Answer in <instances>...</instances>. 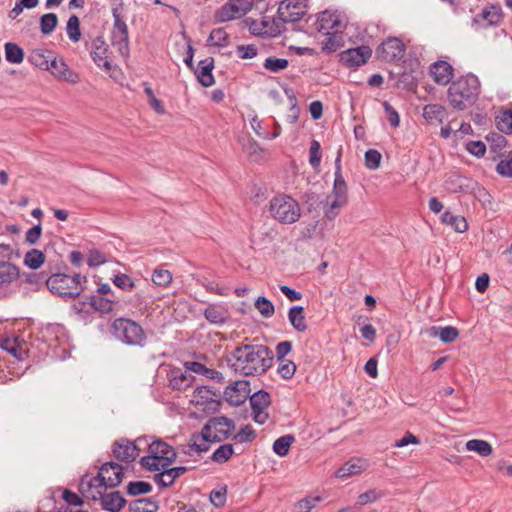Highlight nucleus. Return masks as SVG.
Returning a JSON list of instances; mask_svg holds the SVG:
<instances>
[{
    "label": "nucleus",
    "instance_id": "obj_33",
    "mask_svg": "<svg viewBox=\"0 0 512 512\" xmlns=\"http://www.w3.org/2000/svg\"><path fill=\"white\" fill-rule=\"evenodd\" d=\"M158 508V502L153 498H140L128 505L129 512H156Z\"/></svg>",
    "mask_w": 512,
    "mask_h": 512
},
{
    "label": "nucleus",
    "instance_id": "obj_27",
    "mask_svg": "<svg viewBox=\"0 0 512 512\" xmlns=\"http://www.w3.org/2000/svg\"><path fill=\"white\" fill-rule=\"evenodd\" d=\"M347 184L341 172V155L339 154L335 160V179L332 190V196L348 200Z\"/></svg>",
    "mask_w": 512,
    "mask_h": 512
},
{
    "label": "nucleus",
    "instance_id": "obj_18",
    "mask_svg": "<svg viewBox=\"0 0 512 512\" xmlns=\"http://www.w3.org/2000/svg\"><path fill=\"white\" fill-rule=\"evenodd\" d=\"M371 54L372 50L368 46H359L343 51L340 60L347 67H358L365 64Z\"/></svg>",
    "mask_w": 512,
    "mask_h": 512
},
{
    "label": "nucleus",
    "instance_id": "obj_17",
    "mask_svg": "<svg viewBox=\"0 0 512 512\" xmlns=\"http://www.w3.org/2000/svg\"><path fill=\"white\" fill-rule=\"evenodd\" d=\"M250 392L249 382L238 380L226 387L224 399L232 406H240L249 398Z\"/></svg>",
    "mask_w": 512,
    "mask_h": 512
},
{
    "label": "nucleus",
    "instance_id": "obj_60",
    "mask_svg": "<svg viewBox=\"0 0 512 512\" xmlns=\"http://www.w3.org/2000/svg\"><path fill=\"white\" fill-rule=\"evenodd\" d=\"M256 434L252 426L246 425L234 436V439L240 443L251 442Z\"/></svg>",
    "mask_w": 512,
    "mask_h": 512
},
{
    "label": "nucleus",
    "instance_id": "obj_30",
    "mask_svg": "<svg viewBox=\"0 0 512 512\" xmlns=\"http://www.w3.org/2000/svg\"><path fill=\"white\" fill-rule=\"evenodd\" d=\"M288 319L297 332H305L307 323L302 306H293L288 311Z\"/></svg>",
    "mask_w": 512,
    "mask_h": 512
},
{
    "label": "nucleus",
    "instance_id": "obj_48",
    "mask_svg": "<svg viewBox=\"0 0 512 512\" xmlns=\"http://www.w3.org/2000/svg\"><path fill=\"white\" fill-rule=\"evenodd\" d=\"M152 491L150 483L145 481H132L127 485V493L130 496H138L142 494H148Z\"/></svg>",
    "mask_w": 512,
    "mask_h": 512
},
{
    "label": "nucleus",
    "instance_id": "obj_41",
    "mask_svg": "<svg viewBox=\"0 0 512 512\" xmlns=\"http://www.w3.org/2000/svg\"><path fill=\"white\" fill-rule=\"evenodd\" d=\"M496 126L503 133H512V110L500 111L496 116Z\"/></svg>",
    "mask_w": 512,
    "mask_h": 512
},
{
    "label": "nucleus",
    "instance_id": "obj_2",
    "mask_svg": "<svg viewBox=\"0 0 512 512\" xmlns=\"http://www.w3.org/2000/svg\"><path fill=\"white\" fill-rule=\"evenodd\" d=\"M480 94V81L474 74H466L451 83L448 89V100L457 110H465L472 106Z\"/></svg>",
    "mask_w": 512,
    "mask_h": 512
},
{
    "label": "nucleus",
    "instance_id": "obj_3",
    "mask_svg": "<svg viewBox=\"0 0 512 512\" xmlns=\"http://www.w3.org/2000/svg\"><path fill=\"white\" fill-rule=\"evenodd\" d=\"M175 449L162 440H155L148 446V455L140 459L141 466L151 472L170 466L176 459Z\"/></svg>",
    "mask_w": 512,
    "mask_h": 512
},
{
    "label": "nucleus",
    "instance_id": "obj_50",
    "mask_svg": "<svg viewBox=\"0 0 512 512\" xmlns=\"http://www.w3.org/2000/svg\"><path fill=\"white\" fill-rule=\"evenodd\" d=\"M277 371L283 379L288 380L294 376V374L296 372V365L291 360H288V359L281 360V361H279Z\"/></svg>",
    "mask_w": 512,
    "mask_h": 512
},
{
    "label": "nucleus",
    "instance_id": "obj_55",
    "mask_svg": "<svg viewBox=\"0 0 512 512\" xmlns=\"http://www.w3.org/2000/svg\"><path fill=\"white\" fill-rule=\"evenodd\" d=\"M496 171L505 177H512V151L499 161Z\"/></svg>",
    "mask_w": 512,
    "mask_h": 512
},
{
    "label": "nucleus",
    "instance_id": "obj_61",
    "mask_svg": "<svg viewBox=\"0 0 512 512\" xmlns=\"http://www.w3.org/2000/svg\"><path fill=\"white\" fill-rule=\"evenodd\" d=\"M106 262L105 255L97 250H90L87 257V264L89 267H98Z\"/></svg>",
    "mask_w": 512,
    "mask_h": 512
},
{
    "label": "nucleus",
    "instance_id": "obj_36",
    "mask_svg": "<svg viewBox=\"0 0 512 512\" xmlns=\"http://www.w3.org/2000/svg\"><path fill=\"white\" fill-rule=\"evenodd\" d=\"M5 58L9 63L20 64L24 59L23 49L16 43L5 44Z\"/></svg>",
    "mask_w": 512,
    "mask_h": 512
},
{
    "label": "nucleus",
    "instance_id": "obj_37",
    "mask_svg": "<svg viewBox=\"0 0 512 512\" xmlns=\"http://www.w3.org/2000/svg\"><path fill=\"white\" fill-rule=\"evenodd\" d=\"M466 449L468 451L477 452L482 457H487L492 454V446L485 440L472 439L466 442Z\"/></svg>",
    "mask_w": 512,
    "mask_h": 512
},
{
    "label": "nucleus",
    "instance_id": "obj_34",
    "mask_svg": "<svg viewBox=\"0 0 512 512\" xmlns=\"http://www.w3.org/2000/svg\"><path fill=\"white\" fill-rule=\"evenodd\" d=\"M19 277L18 268L9 262H0V288L12 283Z\"/></svg>",
    "mask_w": 512,
    "mask_h": 512
},
{
    "label": "nucleus",
    "instance_id": "obj_57",
    "mask_svg": "<svg viewBox=\"0 0 512 512\" xmlns=\"http://www.w3.org/2000/svg\"><path fill=\"white\" fill-rule=\"evenodd\" d=\"M320 500V497H306L295 504V509L297 512H309Z\"/></svg>",
    "mask_w": 512,
    "mask_h": 512
},
{
    "label": "nucleus",
    "instance_id": "obj_38",
    "mask_svg": "<svg viewBox=\"0 0 512 512\" xmlns=\"http://www.w3.org/2000/svg\"><path fill=\"white\" fill-rule=\"evenodd\" d=\"M45 261V255L38 249H30L24 256V264L30 269H38Z\"/></svg>",
    "mask_w": 512,
    "mask_h": 512
},
{
    "label": "nucleus",
    "instance_id": "obj_49",
    "mask_svg": "<svg viewBox=\"0 0 512 512\" xmlns=\"http://www.w3.org/2000/svg\"><path fill=\"white\" fill-rule=\"evenodd\" d=\"M151 277L153 283L157 286H167L172 281V273L162 268L155 269Z\"/></svg>",
    "mask_w": 512,
    "mask_h": 512
},
{
    "label": "nucleus",
    "instance_id": "obj_21",
    "mask_svg": "<svg viewBox=\"0 0 512 512\" xmlns=\"http://www.w3.org/2000/svg\"><path fill=\"white\" fill-rule=\"evenodd\" d=\"M91 57L94 63L105 71L111 70V61L108 57V45L103 37L98 36L92 42Z\"/></svg>",
    "mask_w": 512,
    "mask_h": 512
},
{
    "label": "nucleus",
    "instance_id": "obj_32",
    "mask_svg": "<svg viewBox=\"0 0 512 512\" xmlns=\"http://www.w3.org/2000/svg\"><path fill=\"white\" fill-rule=\"evenodd\" d=\"M429 335L432 337L438 336L440 340L444 343H451L457 339L459 336V331L456 327L446 326V327H431L429 330Z\"/></svg>",
    "mask_w": 512,
    "mask_h": 512
},
{
    "label": "nucleus",
    "instance_id": "obj_5",
    "mask_svg": "<svg viewBox=\"0 0 512 512\" xmlns=\"http://www.w3.org/2000/svg\"><path fill=\"white\" fill-rule=\"evenodd\" d=\"M81 275L73 276L57 273L46 279L47 288L56 295L68 298H75L82 292Z\"/></svg>",
    "mask_w": 512,
    "mask_h": 512
},
{
    "label": "nucleus",
    "instance_id": "obj_9",
    "mask_svg": "<svg viewBox=\"0 0 512 512\" xmlns=\"http://www.w3.org/2000/svg\"><path fill=\"white\" fill-rule=\"evenodd\" d=\"M308 10V0H284L277 14L283 23H294L301 20Z\"/></svg>",
    "mask_w": 512,
    "mask_h": 512
},
{
    "label": "nucleus",
    "instance_id": "obj_51",
    "mask_svg": "<svg viewBox=\"0 0 512 512\" xmlns=\"http://www.w3.org/2000/svg\"><path fill=\"white\" fill-rule=\"evenodd\" d=\"M0 347L12 354L16 359L23 360L24 359V351L19 348L14 341L9 338L2 339L0 342Z\"/></svg>",
    "mask_w": 512,
    "mask_h": 512
},
{
    "label": "nucleus",
    "instance_id": "obj_59",
    "mask_svg": "<svg viewBox=\"0 0 512 512\" xmlns=\"http://www.w3.org/2000/svg\"><path fill=\"white\" fill-rule=\"evenodd\" d=\"M91 305L101 312H110L113 307V302L109 299L102 298L101 296H92Z\"/></svg>",
    "mask_w": 512,
    "mask_h": 512
},
{
    "label": "nucleus",
    "instance_id": "obj_39",
    "mask_svg": "<svg viewBox=\"0 0 512 512\" xmlns=\"http://www.w3.org/2000/svg\"><path fill=\"white\" fill-rule=\"evenodd\" d=\"M294 442L292 435H284L277 438L273 443V451L280 457L288 454L291 444Z\"/></svg>",
    "mask_w": 512,
    "mask_h": 512
},
{
    "label": "nucleus",
    "instance_id": "obj_46",
    "mask_svg": "<svg viewBox=\"0 0 512 512\" xmlns=\"http://www.w3.org/2000/svg\"><path fill=\"white\" fill-rule=\"evenodd\" d=\"M254 305L259 313L265 318H270L275 312L273 303L264 296H259L255 300Z\"/></svg>",
    "mask_w": 512,
    "mask_h": 512
},
{
    "label": "nucleus",
    "instance_id": "obj_20",
    "mask_svg": "<svg viewBox=\"0 0 512 512\" xmlns=\"http://www.w3.org/2000/svg\"><path fill=\"white\" fill-rule=\"evenodd\" d=\"M113 455L114 457L122 462L131 463L139 455V449L135 442L127 439H120L113 444Z\"/></svg>",
    "mask_w": 512,
    "mask_h": 512
},
{
    "label": "nucleus",
    "instance_id": "obj_64",
    "mask_svg": "<svg viewBox=\"0 0 512 512\" xmlns=\"http://www.w3.org/2000/svg\"><path fill=\"white\" fill-rule=\"evenodd\" d=\"M467 151L476 156L483 157L486 152V146L482 141H469L466 145Z\"/></svg>",
    "mask_w": 512,
    "mask_h": 512
},
{
    "label": "nucleus",
    "instance_id": "obj_6",
    "mask_svg": "<svg viewBox=\"0 0 512 512\" xmlns=\"http://www.w3.org/2000/svg\"><path fill=\"white\" fill-rule=\"evenodd\" d=\"M271 215L282 224L295 223L301 213L298 202L288 195H279L270 201Z\"/></svg>",
    "mask_w": 512,
    "mask_h": 512
},
{
    "label": "nucleus",
    "instance_id": "obj_22",
    "mask_svg": "<svg viewBox=\"0 0 512 512\" xmlns=\"http://www.w3.org/2000/svg\"><path fill=\"white\" fill-rule=\"evenodd\" d=\"M429 73L438 85H447L454 76V68L446 61L439 60L429 67Z\"/></svg>",
    "mask_w": 512,
    "mask_h": 512
},
{
    "label": "nucleus",
    "instance_id": "obj_12",
    "mask_svg": "<svg viewBox=\"0 0 512 512\" xmlns=\"http://www.w3.org/2000/svg\"><path fill=\"white\" fill-rule=\"evenodd\" d=\"M254 0H228L217 12L219 22H227L248 13L253 7Z\"/></svg>",
    "mask_w": 512,
    "mask_h": 512
},
{
    "label": "nucleus",
    "instance_id": "obj_14",
    "mask_svg": "<svg viewBox=\"0 0 512 512\" xmlns=\"http://www.w3.org/2000/svg\"><path fill=\"white\" fill-rule=\"evenodd\" d=\"M316 25L317 30L323 34L344 31L346 28V19L336 11L325 10L319 14Z\"/></svg>",
    "mask_w": 512,
    "mask_h": 512
},
{
    "label": "nucleus",
    "instance_id": "obj_10",
    "mask_svg": "<svg viewBox=\"0 0 512 512\" xmlns=\"http://www.w3.org/2000/svg\"><path fill=\"white\" fill-rule=\"evenodd\" d=\"M203 428L205 433L211 434L212 441L221 442L232 434L235 424L232 419L219 416L209 419Z\"/></svg>",
    "mask_w": 512,
    "mask_h": 512
},
{
    "label": "nucleus",
    "instance_id": "obj_47",
    "mask_svg": "<svg viewBox=\"0 0 512 512\" xmlns=\"http://www.w3.org/2000/svg\"><path fill=\"white\" fill-rule=\"evenodd\" d=\"M58 24V17L54 13H47L40 18V30L43 34L48 35L54 31Z\"/></svg>",
    "mask_w": 512,
    "mask_h": 512
},
{
    "label": "nucleus",
    "instance_id": "obj_56",
    "mask_svg": "<svg viewBox=\"0 0 512 512\" xmlns=\"http://www.w3.org/2000/svg\"><path fill=\"white\" fill-rule=\"evenodd\" d=\"M215 394L205 386H201L195 389L194 398L197 404H205L213 399Z\"/></svg>",
    "mask_w": 512,
    "mask_h": 512
},
{
    "label": "nucleus",
    "instance_id": "obj_29",
    "mask_svg": "<svg viewBox=\"0 0 512 512\" xmlns=\"http://www.w3.org/2000/svg\"><path fill=\"white\" fill-rule=\"evenodd\" d=\"M54 58V53L49 50L35 49L29 56V61L36 67L47 70L50 67V63Z\"/></svg>",
    "mask_w": 512,
    "mask_h": 512
},
{
    "label": "nucleus",
    "instance_id": "obj_40",
    "mask_svg": "<svg viewBox=\"0 0 512 512\" xmlns=\"http://www.w3.org/2000/svg\"><path fill=\"white\" fill-rule=\"evenodd\" d=\"M289 65L287 59L277 57H267L263 62V68L272 73H279L285 70Z\"/></svg>",
    "mask_w": 512,
    "mask_h": 512
},
{
    "label": "nucleus",
    "instance_id": "obj_28",
    "mask_svg": "<svg viewBox=\"0 0 512 512\" xmlns=\"http://www.w3.org/2000/svg\"><path fill=\"white\" fill-rule=\"evenodd\" d=\"M423 117L431 124H441L447 117V111L446 108L440 104H427L423 107Z\"/></svg>",
    "mask_w": 512,
    "mask_h": 512
},
{
    "label": "nucleus",
    "instance_id": "obj_1",
    "mask_svg": "<svg viewBox=\"0 0 512 512\" xmlns=\"http://www.w3.org/2000/svg\"><path fill=\"white\" fill-rule=\"evenodd\" d=\"M273 352L265 345H241L228 357L229 367L244 376L264 374L273 363Z\"/></svg>",
    "mask_w": 512,
    "mask_h": 512
},
{
    "label": "nucleus",
    "instance_id": "obj_35",
    "mask_svg": "<svg viewBox=\"0 0 512 512\" xmlns=\"http://www.w3.org/2000/svg\"><path fill=\"white\" fill-rule=\"evenodd\" d=\"M441 220L444 224L451 226L456 232L463 233L468 229L466 219L462 216L454 215L449 211H445Z\"/></svg>",
    "mask_w": 512,
    "mask_h": 512
},
{
    "label": "nucleus",
    "instance_id": "obj_63",
    "mask_svg": "<svg viewBox=\"0 0 512 512\" xmlns=\"http://www.w3.org/2000/svg\"><path fill=\"white\" fill-rule=\"evenodd\" d=\"M236 51L241 59H252L257 56L258 49L255 45H238Z\"/></svg>",
    "mask_w": 512,
    "mask_h": 512
},
{
    "label": "nucleus",
    "instance_id": "obj_54",
    "mask_svg": "<svg viewBox=\"0 0 512 512\" xmlns=\"http://www.w3.org/2000/svg\"><path fill=\"white\" fill-rule=\"evenodd\" d=\"M309 163L313 168H318L321 163V146L317 140L311 142L309 149Z\"/></svg>",
    "mask_w": 512,
    "mask_h": 512
},
{
    "label": "nucleus",
    "instance_id": "obj_53",
    "mask_svg": "<svg viewBox=\"0 0 512 512\" xmlns=\"http://www.w3.org/2000/svg\"><path fill=\"white\" fill-rule=\"evenodd\" d=\"M381 154L376 149H369L365 152V166L369 170H376L380 166Z\"/></svg>",
    "mask_w": 512,
    "mask_h": 512
},
{
    "label": "nucleus",
    "instance_id": "obj_26",
    "mask_svg": "<svg viewBox=\"0 0 512 512\" xmlns=\"http://www.w3.org/2000/svg\"><path fill=\"white\" fill-rule=\"evenodd\" d=\"M214 68V59L212 57H207L203 59L198 64V69L196 71V76L198 81L204 87H210L215 83L212 70Z\"/></svg>",
    "mask_w": 512,
    "mask_h": 512
},
{
    "label": "nucleus",
    "instance_id": "obj_23",
    "mask_svg": "<svg viewBox=\"0 0 512 512\" xmlns=\"http://www.w3.org/2000/svg\"><path fill=\"white\" fill-rule=\"evenodd\" d=\"M503 17L502 9L498 5H489L482 9L481 13L473 18V23L481 26H496Z\"/></svg>",
    "mask_w": 512,
    "mask_h": 512
},
{
    "label": "nucleus",
    "instance_id": "obj_31",
    "mask_svg": "<svg viewBox=\"0 0 512 512\" xmlns=\"http://www.w3.org/2000/svg\"><path fill=\"white\" fill-rule=\"evenodd\" d=\"M343 31L328 32L325 39L322 41V50L327 53L336 52L343 46Z\"/></svg>",
    "mask_w": 512,
    "mask_h": 512
},
{
    "label": "nucleus",
    "instance_id": "obj_58",
    "mask_svg": "<svg viewBox=\"0 0 512 512\" xmlns=\"http://www.w3.org/2000/svg\"><path fill=\"white\" fill-rule=\"evenodd\" d=\"M362 471L361 466L355 463L347 462L336 472V476L339 478L349 477L352 475L359 474Z\"/></svg>",
    "mask_w": 512,
    "mask_h": 512
},
{
    "label": "nucleus",
    "instance_id": "obj_52",
    "mask_svg": "<svg viewBox=\"0 0 512 512\" xmlns=\"http://www.w3.org/2000/svg\"><path fill=\"white\" fill-rule=\"evenodd\" d=\"M243 149L252 161H258L262 157L263 149L253 139H249L244 144Z\"/></svg>",
    "mask_w": 512,
    "mask_h": 512
},
{
    "label": "nucleus",
    "instance_id": "obj_11",
    "mask_svg": "<svg viewBox=\"0 0 512 512\" xmlns=\"http://www.w3.org/2000/svg\"><path fill=\"white\" fill-rule=\"evenodd\" d=\"M114 26L112 31V44L117 47L122 56L129 55V35L127 24L121 19L117 8L112 9Z\"/></svg>",
    "mask_w": 512,
    "mask_h": 512
},
{
    "label": "nucleus",
    "instance_id": "obj_45",
    "mask_svg": "<svg viewBox=\"0 0 512 512\" xmlns=\"http://www.w3.org/2000/svg\"><path fill=\"white\" fill-rule=\"evenodd\" d=\"M66 31L72 42H78L81 38L80 21L76 15H71L67 21Z\"/></svg>",
    "mask_w": 512,
    "mask_h": 512
},
{
    "label": "nucleus",
    "instance_id": "obj_13",
    "mask_svg": "<svg viewBox=\"0 0 512 512\" xmlns=\"http://www.w3.org/2000/svg\"><path fill=\"white\" fill-rule=\"evenodd\" d=\"M252 409L253 420L258 424H264L268 418V408L271 404L270 394L264 390H259L249 396Z\"/></svg>",
    "mask_w": 512,
    "mask_h": 512
},
{
    "label": "nucleus",
    "instance_id": "obj_4",
    "mask_svg": "<svg viewBox=\"0 0 512 512\" xmlns=\"http://www.w3.org/2000/svg\"><path fill=\"white\" fill-rule=\"evenodd\" d=\"M111 332L123 344L144 347L146 334L137 322L128 318H117L111 324Z\"/></svg>",
    "mask_w": 512,
    "mask_h": 512
},
{
    "label": "nucleus",
    "instance_id": "obj_7",
    "mask_svg": "<svg viewBox=\"0 0 512 512\" xmlns=\"http://www.w3.org/2000/svg\"><path fill=\"white\" fill-rule=\"evenodd\" d=\"M123 467L115 462L103 464L97 476L90 479L85 490L92 491L117 487L123 478Z\"/></svg>",
    "mask_w": 512,
    "mask_h": 512
},
{
    "label": "nucleus",
    "instance_id": "obj_25",
    "mask_svg": "<svg viewBox=\"0 0 512 512\" xmlns=\"http://www.w3.org/2000/svg\"><path fill=\"white\" fill-rule=\"evenodd\" d=\"M203 315L211 324L222 325L228 320L229 311L224 305L213 303L204 309Z\"/></svg>",
    "mask_w": 512,
    "mask_h": 512
},
{
    "label": "nucleus",
    "instance_id": "obj_16",
    "mask_svg": "<svg viewBox=\"0 0 512 512\" xmlns=\"http://www.w3.org/2000/svg\"><path fill=\"white\" fill-rule=\"evenodd\" d=\"M214 442L212 441L211 434L205 433V429L202 427L199 433L191 435L188 443L180 446V450L187 456H193L194 453L199 454L208 451L210 444Z\"/></svg>",
    "mask_w": 512,
    "mask_h": 512
},
{
    "label": "nucleus",
    "instance_id": "obj_24",
    "mask_svg": "<svg viewBox=\"0 0 512 512\" xmlns=\"http://www.w3.org/2000/svg\"><path fill=\"white\" fill-rule=\"evenodd\" d=\"M187 467L185 466H177V467H170V466H164L161 467V470H158L155 476H154V482L159 487H169L171 486L177 478L182 476L187 472Z\"/></svg>",
    "mask_w": 512,
    "mask_h": 512
},
{
    "label": "nucleus",
    "instance_id": "obj_8",
    "mask_svg": "<svg viewBox=\"0 0 512 512\" xmlns=\"http://www.w3.org/2000/svg\"><path fill=\"white\" fill-rule=\"evenodd\" d=\"M81 492L86 493L87 497L92 500L99 499L101 501V507L109 512H119L126 504L125 498L120 494L119 491L110 493H104L101 489L88 491L84 488V483H81Z\"/></svg>",
    "mask_w": 512,
    "mask_h": 512
},
{
    "label": "nucleus",
    "instance_id": "obj_43",
    "mask_svg": "<svg viewBox=\"0 0 512 512\" xmlns=\"http://www.w3.org/2000/svg\"><path fill=\"white\" fill-rule=\"evenodd\" d=\"M331 197H332V201L325 205V216L329 220L335 219L337 217V215L339 214V209L344 207L348 202V200L338 198V196L331 195Z\"/></svg>",
    "mask_w": 512,
    "mask_h": 512
},
{
    "label": "nucleus",
    "instance_id": "obj_62",
    "mask_svg": "<svg viewBox=\"0 0 512 512\" xmlns=\"http://www.w3.org/2000/svg\"><path fill=\"white\" fill-rule=\"evenodd\" d=\"M113 283L117 287H119V288H121L123 290H127V291L133 290V288L135 286L134 281L127 274L116 275L114 280H113Z\"/></svg>",
    "mask_w": 512,
    "mask_h": 512
},
{
    "label": "nucleus",
    "instance_id": "obj_15",
    "mask_svg": "<svg viewBox=\"0 0 512 512\" xmlns=\"http://www.w3.org/2000/svg\"><path fill=\"white\" fill-rule=\"evenodd\" d=\"M405 50V45L400 39L390 37L381 43L376 52L380 59L393 62L404 58Z\"/></svg>",
    "mask_w": 512,
    "mask_h": 512
},
{
    "label": "nucleus",
    "instance_id": "obj_44",
    "mask_svg": "<svg viewBox=\"0 0 512 512\" xmlns=\"http://www.w3.org/2000/svg\"><path fill=\"white\" fill-rule=\"evenodd\" d=\"M234 449L232 444H223L219 446L212 454L211 459L216 463H225L233 455Z\"/></svg>",
    "mask_w": 512,
    "mask_h": 512
},
{
    "label": "nucleus",
    "instance_id": "obj_42",
    "mask_svg": "<svg viewBox=\"0 0 512 512\" xmlns=\"http://www.w3.org/2000/svg\"><path fill=\"white\" fill-rule=\"evenodd\" d=\"M207 41L210 45L218 48L226 47L228 45V34L224 28H215L211 31Z\"/></svg>",
    "mask_w": 512,
    "mask_h": 512
},
{
    "label": "nucleus",
    "instance_id": "obj_19",
    "mask_svg": "<svg viewBox=\"0 0 512 512\" xmlns=\"http://www.w3.org/2000/svg\"><path fill=\"white\" fill-rule=\"evenodd\" d=\"M48 71L58 80L76 84L80 81L78 73L69 68L62 58L54 57Z\"/></svg>",
    "mask_w": 512,
    "mask_h": 512
}]
</instances>
